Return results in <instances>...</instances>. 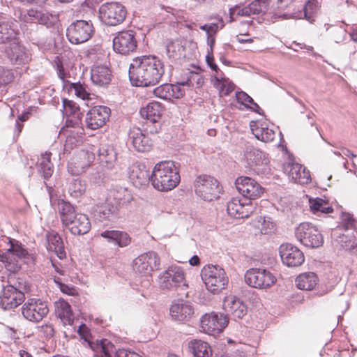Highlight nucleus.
Returning <instances> with one entry per match:
<instances>
[{"instance_id":"nucleus-1","label":"nucleus","mask_w":357,"mask_h":357,"mask_svg":"<svg viewBox=\"0 0 357 357\" xmlns=\"http://www.w3.org/2000/svg\"><path fill=\"white\" fill-rule=\"evenodd\" d=\"M128 74L133 86H154L162 81L165 75V65L163 61L155 55H143L132 59Z\"/></svg>"},{"instance_id":"nucleus-2","label":"nucleus","mask_w":357,"mask_h":357,"mask_svg":"<svg viewBox=\"0 0 357 357\" xmlns=\"http://www.w3.org/2000/svg\"><path fill=\"white\" fill-rule=\"evenodd\" d=\"M151 185L159 191H168L176 188L180 182L179 170L174 161H162L156 164L152 170Z\"/></svg>"},{"instance_id":"nucleus-3","label":"nucleus","mask_w":357,"mask_h":357,"mask_svg":"<svg viewBox=\"0 0 357 357\" xmlns=\"http://www.w3.org/2000/svg\"><path fill=\"white\" fill-rule=\"evenodd\" d=\"M201 275L206 289L213 294H218L228 284L226 272L218 266H205L202 270Z\"/></svg>"},{"instance_id":"nucleus-4","label":"nucleus","mask_w":357,"mask_h":357,"mask_svg":"<svg viewBox=\"0 0 357 357\" xmlns=\"http://www.w3.org/2000/svg\"><path fill=\"white\" fill-rule=\"evenodd\" d=\"M244 280L249 287L258 289H268L278 281L275 274L269 270L257 268L248 269L244 275Z\"/></svg>"},{"instance_id":"nucleus-5","label":"nucleus","mask_w":357,"mask_h":357,"mask_svg":"<svg viewBox=\"0 0 357 357\" xmlns=\"http://www.w3.org/2000/svg\"><path fill=\"white\" fill-rule=\"evenodd\" d=\"M278 8H284L287 6L288 0H255L248 6L241 8L235 6L229 9L230 21L234 20V15L249 17L251 15H258L265 13L270 3Z\"/></svg>"},{"instance_id":"nucleus-6","label":"nucleus","mask_w":357,"mask_h":357,"mask_svg":"<svg viewBox=\"0 0 357 357\" xmlns=\"http://www.w3.org/2000/svg\"><path fill=\"white\" fill-rule=\"evenodd\" d=\"M196 195L205 201H212L220 197L222 188L217 179L209 175L198 176L194 183Z\"/></svg>"},{"instance_id":"nucleus-7","label":"nucleus","mask_w":357,"mask_h":357,"mask_svg":"<svg viewBox=\"0 0 357 357\" xmlns=\"http://www.w3.org/2000/svg\"><path fill=\"white\" fill-rule=\"evenodd\" d=\"M101 21L107 26H116L121 24L127 15L126 8L119 2H107L99 8Z\"/></svg>"},{"instance_id":"nucleus-8","label":"nucleus","mask_w":357,"mask_h":357,"mask_svg":"<svg viewBox=\"0 0 357 357\" xmlns=\"http://www.w3.org/2000/svg\"><path fill=\"white\" fill-rule=\"evenodd\" d=\"M94 33L91 21L76 20L72 22L66 29V36L72 44L77 45L88 41Z\"/></svg>"},{"instance_id":"nucleus-9","label":"nucleus","mask_w":357,"mask_h":357,"mask_svg":"<svg viewBox=\"0 0 357 357\" xmlns=\"http://www.w3.org/2000/svg\"><path fill=\"white\" fill-rule=\"evenodd\" d=\"M78 333L85 342H87L89 347L99 357H112L114 352V344L107 339L93 341L89 328L82 324L78 329Z\"/></svg>"},{"instance_id":"nucleus-10","label":"nucleus","mask_w":357,"mask_h":357,"mask_svg":"<svg viewBox=\"0 0 357 357\" xmlns=\"http://www.w3.org/2000/svg\"><path fill=\"white\" fill-rule=\"evenodd\" d=\"M161 288L172 290L181 285L185 284V272L182 267L177 265L169 266L159 277Z\"/></svg>"},{"instance_id":"nucleus-11","label":"nucleus","mask_w":357,"mask_h":357,"mask_svg":"<svg viewBox=\"0 0 357 357\" xmlns=\"http://www.w3.org/2000/svg\"><path fill=\"white\" fill-rule=\"evenodd\" d=\"M160 261L158 255L153 252L144 253L135 258L132 263L134 271L142 275H151L160 267Z\"/></svg>"},{"instance_id":"nucleus-12","label":"nucleus","mask_w":357,"mask_h":357,"mask_svg":"<svg viewBox=\"0 0 357 357\" xmlns=\"http://www.w3.org/2000/svg\"><path fill=\"white\" fill-rule=\"evenodd\" d=\"M47 304L38 298H29L22 307V314L28 321L39 322L48 313Z\"/></svg>"},{"instance_id":"nucleus-13","label":"nucleus","mask_w":357,"mask_h":357,"mask_svg":"<svg viewBox=\"0 0 357 357\" xmlns=\"http://www.w3.org/2000/svg\"><path fill=\"white\" fill-rule=\"evenodd\" d=\"M235 185L245 201H252L261 197L264 188L255 179L248 176H240L236 178Z\"/></svg>"},{"instance_id":"nucleus-14","label":"nucleus","mask_w":357,"mask_h":357,"mask_svg":"<svg viewBox=\"0 0 357 357\" xmlns=\"http://www.w3.org/2000/svg\"><path fill=\"white\" fill-rule=\"evenodd\" d=\"M228 323L229 318L227 315L211 312L202 316L200 326L204 333L215 335L221 333Z\"/></svg>"},{"instance_id":"nucleus-15","label":"nucleus","mask_w":357,"mask_h":357,"mask_svg":"<svg viewBox=\"0 0 357 357\" xmlns=\"http://www.w3.org/2000/svg\"><path fill=\"white\" fill-rule=\"evenodd\" d=\"M295 235L303 245H322L323 239L318 230L309 222H302L296 228Z\"/></svg>"},{"instance_id":"nucleus-16","label":"nucleus","mask_w":357,"mask_h":357,"mask_svg":"<svg viewBox=\"0 0 357 357\" xmlns=\"http://www.w3.org/2000/svg\"><path fill=\"white\" fill-rule=\"evenodd\" d=\"M137 47L135 33L131 30L119 32L113 39L114 50L123 55L133 52Z\"/></svg>"},{"instance_id":"nucleus-17","label":"nucleus","mask_w":357,"mask_h":357,"mask_svg":"<svg viewBox=\"0 0 357 357\" xmlns=\"http://www.w3.org/2000/svg\"><path fill=\"white\" fill-rule=\"evenodd\" d=\"M110 113V109L106 106L93 107L86 113L85 118L86 128L96 130L102 127L109 120Z\"/></svg>"},{"instance_id":"nucleus-18","label":"nucleus","mask_w":357,"mask_h":357,"mask_svg":"<svg viewBox=\"0 0 357 357\" xmlns=\"http://www.w3.org/2000/svg\"><path fill=\"white\" fill-rule=\"evenodd\" d=\"M152 174H150L149 168L144 164L135 162L128 168V178L131 183L137 188H141L151 183Z\"/></svg>"},{"instance_id":"nucleus-19","label":"nucleus","mask_w":357,"mask_h":357,"mask_svg":"<svg viewBox=\"0 0 357 357\" xmlns=\"http://www.w3.org/2000/svg\"><path fill=\"white\" fill-rule=\"evenodd\" d=\"M228 214L234 218H248L254 211L252 201H245L244 198L233 197L227 202Z\"/></svg>"},{"instance_id":"nucleus-20","label":"nucleus","mask_w":357,"mask_h":357,"mask_svg":"<svg viewBox=\"0 0 357 357\" xmlns=\"http://www.w3.org/2000/svg\"><path fill=\"white\" fill-rule=\"evenodd\" d=\"M1 305L4 310H11L22 304L25 296L23 292L17 289L12 285H8L3 289L0 297Z\"/></svg>"},{"instance_id":"nucleus-21","label":"nucleus","mask_w":357,"mask_h":357,"mask_svg":"<svg viewBox=\"0 0 357 357\" xmlns=\"http://www.w3.org/2000/svg\"><path fill=\"white\" fill-rule=\"evenodd\" d=\"M223 309L227 314L231 315L234 318L242 319L247 314V307L243 302L231 294L224 298Z\"/></svg>"},{"instance_id":"nucleus-22","label":"nucleus","mask_w":357,"mask_h":357,"mask_svg":"<svg viewBox=\"0 0 357 357\" xmlns=\"http://www.w3.org/2000/svg\"><path fill=\"white\" fill-rule=\"evenodd\" d=\"M280 255L284 264L297 267L305 261L303 252L298 247H280Z\"/></svg>"},{"instance_id":"nucleus-23","label":"nucleus","mask_w":357,"mask_h":357,"mask_svg":"<svg viewBox=\"0 0 357 357\" xmlns=\"http://www.w3.org/2000/svg\"><path fill=\"white\" fill-rule=\"evenodd\" d=\"M6 54L12 63L25 64L30 61L25 47L21 45L17 38L9 43V46L6 49Z\"/></svg>"},{"instance_id":"nucleus-24","label":"nucleus","mask_w":357,"mask_h":357,"mask_svg":"<svg viewBox=\"0 0 357 357\" xmlns=\"http://www.w3.org/2000/svg\"><path fill=\"white\" fill-rule=\"evenodd\" d=\"M284 171L288 173L289 178L294 183L303 185L311 181L309 170L301 164L289 163L284 167Z\"/></svg>"},{"instance_id":"nucleus-25","label":"nucleus","mask_w":357,"mask_h":357,"mask_svg":"<svg viewBox=\"0 0 357 357\" xmlns=\"http://www.w3.org/2000/svg\"><path fill=\"white\" fill-rule=\"evenodd\" d=\"M129 139L138 152H146L152 146L151 139L139 128H133L129 132Z\"/></svg>"},{"instance_id":"nucleus-26","label":"nucleus","mask_w":357,"mask_h":357,"mask_svg":"<svg viewBox=\"0 0 357 357\" xmlns=\"http://www.w3.org/2000/svg\"><path fill=\"white\" fill-rule=\"evenodd\" d=\"M64 225L74 235L85 234L91 229V222L88 216L81 213H78Z\"/></svg>"},{"instance_id":"nucleus-27","label":"nucleus","mask_w":357,"mask_h":357,"mask_svg":"<svg viewBox=\"0 0 357 357\" xmlns=\"http://www.w3.org/2000/svg\"><path fill=\"white\" fill-rule=\"evenodd\" d=\"M164 112V107L158 102L153 101L142 107L139 113L141 116L146 119L148 123H155L161 119Z\"/></svg>"},{"instance_id":"nucleus-28","label":"nucleus","mask_w":357,"mask_h":357,"mask_svg":"<svg viewBox=\"0 0 357 357\" xmlns=\"http://www.w3.org/2000/svg\"><path fill=\"white\" fill-rule=\"evenodd\" d=\"M51 15L48 13L31 8L21 13V18L26 23H38L47 25L50 22Z\"/></svg>"},{"instance_id":"nucleus-29","label":"nucleus","mask_w":357,"mask_h":357,"mask_svg":"<svg viewBox=\"0 0 357 357\" xmlns=\"http://www.w3.org/2000/svg\"><path fill=\"white\" fill-rule=\"evenodd\" d=\"M118 153L112 145L105 144L99 148L98 158L100 164L108 169L114 167L117 161Z\"/></svg>"},{"instance_id":"nucleus-30","label":"nucleus","mask_w":357,"mask_h":357,"mask_svg":"<svg viewBox=\"0 0 357 357\" xmlns=\"http://www.w3.org/2000/svg\"><path fill=\"white\" fill-rule=\"evenodd\" d=\"M190 353L194 357H212L213 349L211 346L202 340L193 339L188 344Z\"/></svg>"},{"instance_id":"nucleus-31","label":"nucleus","mask_w":357,"mask_h":357,"mask_svg":"<svg viewBox=\"0 0 357 357\" xmlns=\"http://www.w3.org/2000/svg\"><path fill=\"white\" fill-rule=\"evenodd\" d=\"M111 70L106 66H98L91 69V79L98 86H104L111 82Z\"/></svg>"},{"instance_id":"nucleus-32","label":"nucleus","mask_w":357,"mask_h":357,"mask_svg":"<svg viewBox=\"0 0 357 357\" xmlns=\"http://www.w3.org/2000/svg\"><path fill=\"white\" fill-rule=\"evenodd\" d=\"M101 236L106 238L109 243L116 245H128L131 243L130 236L123 231L106 230L101 233Z\"/></svg>"},{"instance_id":"nucleus-33","label":"nucleus","mask_w":357,"mask_h":357,"mask_svg":"<svg viewBox=\"0 0 357 357\" xmlns=\"http://www.w3.org/2000/svg\"><path fill=\"white\" fill-rule=\"evenodd\" d=\"M51 153L45 152L44 154L41 155L37 162L38 172L43 177L45 180L44 183L47 187H48V185L46 183V181L52 176L54 172V166L51 162Z\"/></svg>"},{"instance_id":"nucleus-34","label":"nucleus","mask_w":357,"mask_h":357,"mask_svg":"<svg viewBox=\"0 0 357 357\" xmlns=\"http://www.w3.org/2000/svg\"><path fill=\"white\" fill-rule=\"evenodd\" d=\"M319 278L313 272L300 274L296 278V287L301 290L312 291L318 284Z\"/></svg>"},{"instance_id":"nucleus-35","label":"nucleus","mask_w":357,"mask_h":357,"mask_svg":"<svg viewBox=\"0 0 357 357\" xmlns=\"http://www.w3.org/2000/svg\"><path fill=\"white\" fill-rule=\"evenodd\" d=\"M194 311L188 302L174 303L170 307V314L174 320L184 321L190 317Z\"/></svg>"},{"instance_id":"nucleus-36","label":"nucleus","mask_w":357,"mask_h":357,"mask_svg":"<svg viewBox=\"0 0 357 357\" xmlns=\"http://www.w3.org/2000/svg\"><path fill=\"white\" fill-rule=\"evenodd\" d=\"M56 305V314L62 320L65 324H72L74 319L73 313L71 310L70 305L64 301L60 299L55 303Z\"/></svg>"},{"instance_id":"nucleus-37","label":"nucleus","mask_w":357,"mask_h":357,"mask_svg":"<svg viewBox=\"0 0 357 357\" xmlns=\"http://www.w3.org/2000/svg\"><path fill=\"white\" fill-rule=\"evenodd\" d=\"M17 35L13 23L0 20V44L10 43L16 40Z\"/></svg>"},{"instance_id":"nucleus-38","label":"nucleus","mask_w":357,"mask_h":357,"mask_svg":"<svg viewBox=\"0 0 357 357\" xmlns=\"http://www.w3.org/2000/svg\"><path fill=\"white\" fill-rule=\"evenodd\" d=\"M57 210L63 225L69 222L78 213H76L74 206L63 199L56 200Z\"/></svg>"},{"instance_id":"nucleus-39","label":"nucleus","mask_w":357,"mask_h":357,"mask_svg":"<svg viewBox=\"0 0 357 357\" xmlns=\"http://www.w3.org/2000/svg\"><path fill=\"white\" fill-rule=\"evenodd\" d=\"M86 185L80 178H73L68 183V192L73 198H79L85 192Z\"/></svg>"},{"instance_id":"nucleus-40","label":"nucleus","mask_w":357,"mask_h":357,"mask_svg":"<svg viewBox=\"0 0 357 357\" xmlns=\"http://www.w3.org/2000/svg\"><path fill=\"white\" fill-rule=\"evenodd\" d=\"M184 52L185 47L178 42H170L166 47V54L172 62L181 59Z\"/></svg>"},{"instance_id":"nucleus-41","label":"nucleus","mask_w":357,"mask_h":357,"mask_svg":"<svg viewBox=\"0 0 357 357\" xmlns=\"http://www.w3.org/2000/svg\"><path fill=\"white\" fill-rule=\"evenodd\" d=\"M114 199L119 205H126L132 200V195L125 187H116L113 192Z\"/></svg>"},{"instance_id":"nucleus-42","label":"nucleus","mask_w":357,"mask_h":357,"mask_svg":"<svg viewBox=\"0 0 357 357\" xmlns=\"http://www.w3.org/2000/svg\"><path fill=\"white\" fill-rule=\"evenodd\" d=\"M309 202L310 209L314 214L319 212L328 214L333 211L332 206H328V204L321 198L310 199Z\"/></svg>"},{"instance_id":"nucleus-43","label":"nucleus","mask_w":357,"mask_h":357,"mask_svg":"<svg viewBox=\"0 0 357 357\" xmlns=\"http://www.w3.org/2000/svg\"><path fill=\"white\" fill-rule=\"evenodd\" d=\"M252 131L257 139L264 142H272L275 138L274 130L267 127H257L252 128Z\"/></svg>"},{"instance_id":"nucleus-44","label":"nucleus","mask_w":357,"mask_h":357,"mask_svg":"<svg viewBox=\"0 0 357 357\" xmlns=\"http://www.w3.org/2000/svg\"><path fill=\"white\" fill-rule=\"evenodd\" d=\"M258 223L260 227L258 226L261 235H268L272 236L276 231V225L269 217H260Z\"/></svg>"},{"instance_id":"nucleus-45","label":"nucleus","mask_w":357,"mask_h":357,"mask_svg":"<svg viewBox=\"0 0 357 357\" xmlns=\"http://www.w3.org/2000/svg\"><path fill=\"white\" fill-rule=\"evenodd\" d=\"M27 251L23 247H10L7 252L5 254V261L11 262L12 261H17L18 259H22L27 255ZM4 261V259H2Z\"/></svg>"},{"instance_id":"nucleus-46","label":"nucleus","mask_w":357,"mask_h":357,"mask_svg":"<svg viewBox=\"0 0 357 357\" xmlns=\"http://www.w3.org/2000/svg\"><path fill=\"white\" fill-rule=\"evenodd\" d=\"M114 208L109 204H103L98 207L95 215L100 221L109 220L113 216Z\"/></svg>"},{"instance_id":"nucleus-47","label":"nucleus","mask_w":357,"mask_h":357,"mask_svg":"<svg viewBox=\"0 0 357 357\" xmlns=\"http://www.w3.org/2000/svg\"><path fill=\"white\" fill-rule=\"evenodd\" d=\"M204 84V78L199 73L190 72V75L185 82H182L183 86H188L189 87H193L196 85L197 88H199Z\"/></svg>"},{"instance_id":"nucleus-48","label":"nucleus","mask_w":357,"mask_h":357,"mask_svg":"<svg viewBox=\"0 0 357 357\" xmlns=\"http://www.w3.org/2000/svg\"><path fill=\"white\" fill-rule=\"evenodd\" d=\"M172 84H163L156 87L153 90V93L155 96L165 100H170V88Z\"/></svg>"},{"instance_id":"nucleus-49","label":"nucleus","mask_w":357,"mask_h":357,"mask_svg":"<svg viewBox=\"0 0 357 357\" xmlns=\"http://www.w3.org/2000/svg\"><path fill=\"white\" fill-rule=\"evenodd\" d=\"M70 89H74L75 93L77 97L83 100L88 99L90 93L86 91L85 86L80 82L71 83Z\"/></svg>"},{"instance_id":"nucleus-50","label":"nucleus","mask_w":357,"mask_h":357,"mask_svg":"<svg viewBox=\"0 0 357 357\" xmlns=\"http://www.w3.org/2000/svg\"><path fill=\"white\" fill-rule=\"evenodd\" d=\"M63 107L64 110H66V114L69 113V115H77L79 117V107L73 100L63 99Z\"/></svg>"},{"instance_id":"nucleus-51","label":"nucleus","mask_w":357,"mask_h":357,"mask_svg":"<svg viewBox=\"0 0 357 357\" xmlns=\"http://www.w3.org/2000/svg\"><path fill=\"white\" fill-rule=\"evenodd\" d=\"M14 75L12 70L0 66V87L13 82Z\"/></svg>"},{"instance_id":"nucleus-52","label":"nucleus","mask_w":357,"mask_h":357,"mask_svg":"<svg viewBox=\"0 0 357 357\" xmlns=\"http://www.w3.org/2000/svg\"><path fill=\"white\" fill-rule=\"evenodd\" d=\"M316 8V3L312 1H308L303 8L304 17L309 22L314 21V13Z\"/></svg>"},{"instance_id":"nucleus-53","label":"nucleus","mask_w":357,"mask_h":357,"mask_svg":"<svg viewBox=\"0 0 357 357\" xmlns=\"http://www.w3.org/2000/svg\"><path fill=\"white\" fill-rule=\"evenodd\" d=\"M342 226L346 229H352L355 228L356 220L353 215L349 213H342Z\"/></svg>"},{"instance_id":"nucleus-54","label":"nucleus","mask_w":357,"mask_h":357,"mask_svg":"<svg viewBox=\"0 0 357 357\" xmlns=\"http://www.w3.org/2000/svg\"><path fill=\"white\" fill-rule=\"evenodd\" d=\"M48 245H63L61 237L54 231H51L46 234Z\"/></svg>"},{"instance_id":"nucleus-55","label":"nucleus","mask_w":357,"mask_h":357,"mask_svg":"<svg viewBox=\"0 0 357 357\" xmlns=\"http://www.w3.org/2000/svg\"><path fill=\"white\" fill-rule=\"evenodd\" d=\"M182 82H177L176 84H172V87L170 88V99L172 98H181L185 95V90L182 87L183 86L181 84Z\"/></svg>"},{"instance_id":"nucleus-56","label":"nucleus","mask_w":357,"mask_h":357,"mask_svg":"<svg viewBox=\"0 0 357 357\" xmlns=\"http://www.w3.org/2000/svg\"><path fill=\"white\" fill-rule=\"evenodd\" d=\"M247 157L250 160H252V162L256 165H259L261 160L264 158L265 154L259 149L253 148L249 153H248Z\"/></svg>"},{"instance_id":"nucleus-57","label":"nucleus","mask_w":357,"mask_h":357,"mask_svg":"<svg viewBox=\"0 0 357 357\" xmlns=\"http://www.w3.org/2000/svg\"><path fill=\"white\" fill-rule=\"evenodd\" d=\"M112 357H142L138 354L131 351L129 350H126L124 349H119L117 351L115 350L114 347V352L112 353Z\"/></svg>"},{"instance_id":"nucleus-58","label":"nucleus","mask_w":357,"mask_h":357,"mask_svg":"<svg viewBox=\"0 0 357 357\" xmlns=\"http://www.w3.org/2000/svg\"><path fill=\"white\" fill-rule=\"evenodd\" d=\"M236 98L238 102L243 105L245 107L248 106L246 102L250 103L253 102V99L244 91H238L236 93Z\"/></svg>"},{"instance_id":"nucleus-59","label":"nucleus","mask_w":357,"mask_h":357,"mask_svg":"<svg viewBox=\"0 0 357 357\" xmlns=\"http://www.w3.org/2000/svg\"><path fill=\"white\" fill-rule=\"evenodd\" d=\"M40 333L46 338L53 337L54 334V329L51 324H45L40 327Z\"/></svg>"},{"instance_id":"nucleus-60","label":"nucleus","mask_w":357,"mask_h":357,"mask_svg":"<svg viewBox=\"0 0 357 357\" xmlns=\"http://www.w3.org/2000/svg\"><path fill=\"white\" fill-rule=\"evenodd\" d=\"M160 129V123L156 121L155 123H148L147 121L145 122V130L151 134L158 133Z\"/></svg>"},{"instance_id":"nucleus-61","label":"nucleus","mask_w":357,"mask_h":357,"mask_svg":"<svg viewBox=\"0 0 357 357\" xmlns=\"http://www.w3.org/2000/svg\"><path fill=\"white\" fill-rule=\"evenodd\" d=\"M59 287L61 291L64 294H66L70 296L77 295V291L76 288H75L73 286H69L68 284L60 283Z\"/></svg>"},{"instance_id":"nucleus-62","label":"nucleus","mask_w":357,"mask_h":357,"mask_svg":"<svg viewBox=\"0 0 357 357\" xmlns=\"http://www.w3.org/2000/svg\"><path fill=\"white\" fill-rule=\"evenodd\" d=\"M206 60L207 61L208 65L210 66L212 70H214L215 72L218 71V66L214 63V59L212 54L208 53V55L206 57Z\"/></svg>"},{"instance_id":"nucleus-63","label":"nucleus","mask_w":357,"mask_h":357,"mask_svg":"<svg viewBox=\"0 0 357 357\" xmlns=\"http://www.w3.org/2000/svg\"><path fill=\"white\" fill-rule=\"evenodd\" d=\"M54 252L56 255V256L60 259H63L66 258V253L64 250V247H54Z\"/></svg>"},{"instance_id":"nucleus-64","label":"nucleus","mask_w":357,"mask_h":357,"mask_svg":"<svg viewBox=\"0 0 357 357\" xmlns=\"http://www.w3.org/2000/svg\"><path fill=\"white\" fill-rule=\"evenodd\" d=\"M234 90V84H229L227 87H225V84L223 83L221 86L220 92L222 93L225 96H228L232 91Z\"/></svg>"}]
</instances>
